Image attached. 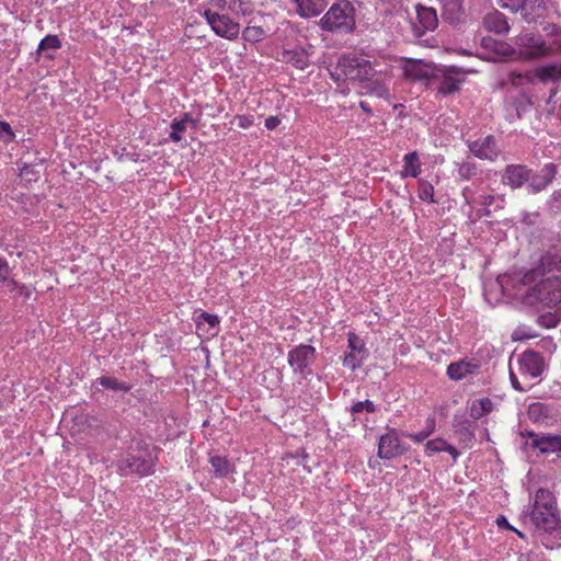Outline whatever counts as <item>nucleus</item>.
<instances>
[{"label": "nucleus", "instance_id": "f257e3e1", "mask_svg": "<svg viewBox=\"0 0 561 561\" xmlns=\"http://www.w3.org/2000/svg\"><path fill=\"white\" fill-rule=\"evenodd\" d=\"M529 520L537 530L553 535L561 540V517L558 501L554 494L540 488L534 497Z\"/></svg>", "mask_w": 561, "mask_h": 561}, {"label": "nucleus", "instance_id": "f03ea898", "mask_svg": "<svg viewBox=\"0 0 561 561\" xmlns=\"http://www.w3.org/2000/svg\"><path fill=\"white\" fill-rule=\"evenodd\" d=\"M524 295V302L541 309H561V277L551 275L529 285Z\"/></svg>", "mask_w": 561, "mask_h": 561}, {"label": "nucleus", "instance_id": "7ed1b4c3", "mask_svg": "<svg viewBox=\"0 0 561 561\" xmlns=\"http://www.w3.org/2000/svg\"><path fill=\"white\" fill-rule=\"evenodd\" d=\"M319 25L331 33H352L356 27L354 5L348 0L336 1L320 19Z\"/></svg>", "mask_w": 561, "mask_h": 561}, {"label": "nucleus", "instance_id": "20e7f679", "mask_svg": "<svg viewBox=\"0 0 561 561\" xmlns=\"http://www.w3.org/2000/svg\"><path fill=\"white\" fill-rule=\"evenodd\" d=\"M157 460L158 455L154 448H137L118 461V469L124 474L149 476L154 472Z\"/></svg>", "mask_w": 561, "mask_h": 561}, {"label": "nucleus", "instance_id": "39448f33", "mask_svg": "<svg viewBox=\"0 0 561 561\" xmlns=\"http://www.w3.org/2000/svg\"><path fill=\"white\" fill-rule=\"evenodd\" d=\"M559 272H561V250L553 245L540 256L534 268L524 273L522 283L523 285H531L539 278L545 279L548 276L557 275L556 273Z\"/></svg>", "mask_w": 561, "mask_h": 561}, {"label": "nucleus", "instance_id": "423d86ee", "mask_svg": "<svg viewBox=\"0 0 561 561\" xmlns=\"http://www.w3.org/2000/svg\"><path fill=\"white\" fill-rule=\"evenodd\" d=\"M527 437V445L538 450L543 456H554V459H561V432L560 433H536L534 431H525L522 433Z\"/></svg>", "mask_w": 561, "mask_h": 561}, {"label": "nucleus", "instance_id": "0eeeda50", "mask_svg": "<svg viewBox=\"0 0 561 561\" xmlns=\"http://www.w3.org/2000/svg\"><path fill=\"white\" fill-rule=\"evenodd\" d=\"M203 16L215 32L216 35L234 41L240 33V24L234 22L229 15L214 12L210 9L204 11Z\"/></svg>", "mask_w": 561, "mask_h": 561}, {"label": "nucleus", "instance_id": "6e6552de", "mask_svg": "<svg viewBox=\"0 0 561 561\" xmlns=\"http://www.w3.org/2000/svg\"><path fill=\"white\" fill-rule=\"evenodd\" d=\"M499 3L513 13H520L528 23L542 18L546 11L543 0H499Z\"/></svg>", "mask_w": 561, "mask_h": 561}, {"label": "nucleus", "instance_id": "1a4fd4ad", "mask_svg": "<svg viewBox=\"0 0 561 561\" xmlns=\"http://www.w3.org/2000/svg\"><path fill=\"white\" fill-rule=\"evenodd\" d=\"M316 360V348L311 345L300 344L288 352V364L295 374L306 378L311 375L310 366Z\"/></svg>", "mask_w": 561, "mask_h": 561}, {"label": "nucleus", "instance_id": "9d476101", "mask_svg": "<svg viewBox=\"0 0 561 561\" xmlns=\"http://www.w3.org/2000/svg\"><path fill=\"white\" fill-rule=\"evenodd\" d=\"M387 430L388 432L379 438L377 455L381 459L390 460L405 454L408 447L401 442L396 428Z\"/></svg>", "mask_w": 561, "mask_h": 561}, {"label": "nucleus", "instance_id": "9b49d317", "mask_svg": "<svg viewBox=\"0 0 561 561\" xmlns=\"http://www.w3.org/2000/svg\"><path fill=\"white\" fill-rule=\"evenodd\" d=\"M346 78L351 81H369L376 75L370 61L356 56H343Z\"/></svg>", "mask_w": 561, "mask_h": 561}, {"label": "nucleus", "instance_id": "f8f14e48", "mask_svg": "<svg viewBox=\"0 0 561 561\" xmlns=\"http://www.w3.org/2000/svg\"><path fill=\"white\" fill-rule=\"evenodd\" d=\"M415 11L416 22L411 21V28L415 38H420L427 32H433L437 28L438 18L435 9L417 4Z\"/></svg>", "mask_w": 561, "mask_h": 561}, {"label": "nucleus", "instance_id": "ddd939ff", "mask_svg": "<svg viewBox=\"0 0 561 561\" xmlns=\"http://www.w3.org/2000/svg\"><path fill=\"white\" fill-rule=\"evenodd\" d=\"M558 165L552 162L543 164L536 172L531 170V178L528 183L529 193L539 194L547 190L558 174Z\"/></svg>", "mask_w": 561, "mask_h": 561}, {"label": "nucleus", "instance_id": "4468645a", "mask_svg": "<svg viewBox=\"0 0 561 561\" xmlns=\"http://www.w3.org/2000/svg\"><path fill=\"white\" fill-rule=\"evenodd\" d=\"M531 178V169L526 164H507L502 172V183L512 190L528 185Z\"/></svg>", "mask_w": 561, "mask_h": 561}, {"label": "nucleus", "instance_id": "2eb2a0df", "mask_svg": "<svg viewBox=\"0 0 561 561\" xmlns=\"http://www.w3.org/2000/svg\"><path fill=\"white\" fill-rule=\"evenodd\" d=\"M347 342L351 351L345 354L343 364L354 371L360 367L363 360L368 355V351L365 347L363 340L353 332L348 333Z\"/></svg>", "mask_w": 561, "mask_h": 561}, {"label": "nucleus", "instance_id": "dca6fc26", "mask_svg": "<svg viewBox=\"0 0 561 561\" xmlns=\"http://www.w3.org/2000/svg\"><path fill=\"white\" fill-rule=\"evenodd\" d=\"M470 152L479 159L495 161L501 153L494 136L489 135L482 139L469 142Z\"/></svg>", "mask_w": 561, "mask_h": 561}, {"label": "nucleus", "instance_id": "f3484780", "mask_svg": "<svg viewBox=\"0 0 561 561\" xmlns=\"http://www.w3.org/2000/svg\"><path fill=\"white\" fill-rule=\"evenodd\" d=\"M518 365L522 373L533 378L539 377L545 369V360L539 352L528 350L518 358Z\"/></svg>", "mask_w": 561, "mask_h": 561}, {"label": "nucleus", "instance_id": "a211bd4d", "mask_svg": "<svg viewBox=\"0 0 561 561\" xmlns=\"http://www.w3.org/2000/svg\"><path fill=\"white\" fill-rule=\"evenodd\" d=\"M465 73L460 69L456 67H449L443 70L437 91L443 95L456 93L459 91L460 84L465 82Z\"/></svg>", "mask_w": 561, "mask_h": 561}, {"label": "nucleus", "instance_id": "6ab92c4d", "mask_svg": "<svg viewBox=\"0 0 561 561\" xmlns=\"http://www.w3.org/2000/svg\"><path fill=\"white\" fill-rule=\"evenodd\" d=\"M519 43L530 51L527 54L529 58H539L551 56L556 48L551 45V38L549 37V45L540 37L524 35L519 37Z\"/></svg>", "mask_w": 561, "mask_h": 561}, {"label": "nucleus", "instance_id": "aec40b11", "mask_svg": "<svg viewBox=\"0 0 561 561\" xmlns=\"http://www.w3.org/2000/svg\"><path fill=\"white\" fill-rule=\"evenodd\" d=\"M534 76L540 83H552L559 85L561 83V62H547L534 68Z\"/></svg>", "mask_w": 561, "mask_h": 561}, {"label": "nucleus", "instance_id": "412c9836", "mask_svg": "<svg viewBox=\"0 0 561 561\" xmlns=\"http://www.w3.org/2000/svg\"><path fill=\"white\" fill-rule=\"evenodd\" d=\"M474 422L468 420L463 415H455L453 419V428L457 434L460 443L467 447H471L476 440V436L472 430Z\"/></svg>", "mask_w": 561, "mask_h": 561}, {"label": "nucleus", "instance_id": "4be33fe9", "mask_svg": "<svg viewBox=\"0 0 561 561\" xmlns=\"http://www.w3.org/2000/svg\"><path fill=\"white\" fill-rule=\"evenodd\" d=\"M171 133L169 139L173 142H179L183 138V134L190 127L192 130L197 128V121L191 114L184 113L180 119L174 118L171 123Z\"/></svg>", "mask_w": 561, "mask_h": 561}, {"label": "nucleus", "instance_id": "5701e85b", "mask_svg": "<svg viewBox=\"0 0 561 561\" xmlns=\"http://www.w3.org/2000/svg\"><path fill=\"white\" fill-rule=\"evenodd\" d=\"M297 5V13L301 18L320 15L328 5L327 0H293Z\"/></svg>", "mask_w": 561, "mask_h": 561}, {"label": "nucleus", "instance_id": "b1692460", "mask_svg": "<svg viewBox=\"0 0 561 561\" xmlns=\"http://www.w3.org/2000/svg\"><path fill=\"white\" fill-rule=\"evenodd\" d=\"M403 69L405 77L412 80L426 79L430 77L432 70L430 65L416 59H408L404 62Z\"/></svg>", "mask_w": 561, "mask_h": 561}, {"label": "nucleus", "instance_id": "393cba45", "mask_svg": "<svg viewBox=\"0 0 561 561\" xmlns=\"http://www.w3.org/2000/svg\"><path fill=\"white\" fill-rule=\"evenodd\" d=\"M483 25L486 30L497 34H504L510 30L506 18L499 11L486 14L483 19Z\"/></svg>", "mask_w": 561, "mask_h": 561}, {"label": "nucleus", "instance_id": "a878e982", "mask_svg": "<svg viewBox=\"0 0 561 561\" xmlns=\"http://www.w3.org/2000/svg\"><path fill=\"white\" fill-rule=\"evenodd\" d=\"M98 385H100L102 388L114 391V392H128L131 389V385L126 381H121L117 378L113 376H101L95 379L93 387L95 390L98 389Z\"/></svg>", "mask_w": 561, "mask_h": 561}, {"label": "nucleus", "instance_id": "bb28decb", "mask_svg": "<svg viewBox=\"0 0 561 561\" xmlns=\"http://www.w3.org/2000/svg\"><path fill=\"white\" fill-rule=\"evenodd\" d=\"M283 60L300 70H305L310 64L308 54L304 49L285 50Z\"/></svg>", "mask_w": 561, "mask_h": 561}, {"label": "nucleus", "instance_id": "cd10ccee", "mask_svg": "<svg viewBox=\"0 0 561 561\" xmlns=\"http://www.w3.org/2000/svg\"><path fill=\"white\" fill-rule=\"evenodd\" d=\"M493 410V402L490 398H481L473 400L469 408V415L474 421L483 417L484 415L491 413Z\"/></svg>", "mask_w": 561, "mask_h": 561}, {"label": "nucleus", "instance_id": "c85d7f7f", "mask_svg": "<svg viewBox=\"0 0 561 561\" xmlns=\"http://www.w3.org/2000/svg\"><path fill=\"white\" fill-rule=\"evenodd\" d=\"M421 173V161L416 151L409 152L403 158L402 178H416Z\"/></svg>", "mask_w": 561, "mask_h": 561}, {"label": "nucleus", "instance_id": "c756f323", "mask_svg": "<svg viewBox=\"0 0 561 561\" xmlns=\"http://www.w3.org/2000/svg\"><path fill=\"white\" fill-rule=\"evenodd\" d=\"M209 462L211 465L213 473L217 478H226L233 471V466L226 457L218 455L211 456L209 458Z\"/></svg>", "mask_w": 561, "mask_h": 561}, {"label": "nucleus", "instance_id": "7c9ffc66", "mask_svg": "<svg viewBox=\"0 0 561 561\" xmlns=\"http://www.w3.org/2000/svg\"><path fill=\"white\" fill-rule=\"evenodd\" d=\"M512 105L516 111L517 117L520 118L523 114L528 112L534 105L533 95L529 92L522 90L513 98Z\"/></svg>", "mask_w": 561, "mask_h": 561}, {"label": "nucleus", "instance_id": "2f4dec72", "mask_svg": "<svg viewBox=\"0 0 561 561\" xmlns=\"http://www.w3.org/2000/svg\"><path fill=\"white\" fill-rule=\"evenodd\" d=\"M474 365L468 362H455L448 365L447 375L453 380H460L465 378L468 374H471Z\"/></svg>", "mask_w": 561, "mask_h": 561}, {"label": "nucleus", "instance_id": "473e14b6", "mask_svg": "<svg viewBox=\"0 0 561 561\" xmlns=\"http://www.w3.org/2000/svg\"><path fill=\"white\" fill-rule=\"evenodd\" d=\"M219 318L216 314L208 313L206 311H202L196 318L195 323L197 330H202L204 323H207L209 325V329L213 330V332H209L211 336L217 334V329L219 327Z\"/></svg>", "mask_w": 561, "mask_h": 561}, {"label": "nucleus", "instance_id": "72a5a7b5", "mask_svg": "<svg viewBox=\"0 0 561 561\" xmlns=\"http://www.w3.org/2000/svg\"><path fill=\"white\" fill-rule=\"evenodd\" d=\"M363 83V93L374 94L381 99H388L390 95L388 88L380 81H373L370 79L369 81H364Z\"/></svg>", "mask_w": 561, "mask_h": 561}, {"label": "nucleus", "instance_id": "f704fd0d", "mask_svg": "<svg viewBox=\"0 0 561 561\" xmlns=\"http://www.w3.org/2000/svg\"><path fill=\"white\" fill-rule=\"evenodd\" d=\"M543 31L551 38V45L556 48V53L561 55V26L554 23H548Z\"/></svg>", "mask_w": 561, "mask_h": 561}, {"label": "nucleus", "instance_id": "c9c22d12", "mask_svg": "<svg viewBox=\"0 0 561 561\" xmlns=\"http://www.w3.org/2000/svg\"><path fill=\"white\" fill-rule=\"evenodd\" d=\"M457 165V174L461 180H471L478 174V167L472 161H463L460 163H456Z\"/></svg>", "mask_w": 561, "mask_h": 561}, {"label": "nucleus", "instance_id": "e433bc0d", "mask_svg": "<svg viewBox=\"0 0 561 561\" xmlns=\"http://www.w3.org/2000/svg\"><path fill=\"white\" fill-rule=\"evenodd\" d=\"M61 47V42L57 35H47L38 44L37 54L47 53L48 50H57Z\"/></svg>", "mask_w": 561, "mask_h": 561}, {"label": "nucleus", "instance_id": "4c0bfd02", "mask_svg": "<svg viewBox=\"0 0 561 561\" xmlns=\"http://www.w3.org/2000/svg\"><path fill=\"white\" fill-rule=\"evenodd\" d=\"M417 184V194L420 199L424 202L436 203V201L434 199V186L428 181L423 179L419 180Z\"/></svg>", "mask_w": 561, "mask_h": 561}, {"label": "nucleus", "instance_id": "58836bf2", "mask_svg": "<svg viewBox=\"0 0 561 561\" xmlns=\"http://www.w3.org/2000/svg\"><path fill=\"white\" fill-rule=\"evenodd\" d=\"M265 32L261 26H247L242 32L245 42L257 43L264 38Z\"/></svg>", "mask_w": 561, "mask_h": 561}, {"label": "nucleus", "instance_id": "ea45409f", "mask_svg": "<svg viewBox=\"0 0 561 561\" xmlns=\"http://www.w3.org/2000/svg\"><path fill=\"white\" fill-rule=\"evenodd\" d=\"M548 414V407L541 402L531 403L528 408V415L530 419H534L535 421H539L541 417H547Z\"/></svg>", "mask_w": 561, "mask_h": 561}, {"label": "nucleus", "instance_id": "a19ab883", "mask_svg": "<svg viewBox=\"0 0 561 561\" xmlns=\"http://www.w3.org/2000/svg\"><path fill=\"white\" fill-rule=\"evenodd\" d=\"M330 76L337 83L347 80L343 56L339 58L337 64L330 70Z\"/></svg>", "mask_w": 561, "mask_h": 561}, {"label": "nucleus", "instance_id": "79ce46f5", "mask_svg": "<svg viewBox=\"0 0 561 561\" xmlns=\"http://www.w3.org/2000/svg\"><path fill=\"white\" fill-rule=\"evenodd\" d=\"M363 411H366L368 413H375L376 412L375 403L370 400L358 401V402L354 403L350 409V412L353 415L357 414V413H362Z\"/></svg>", "mask_w": 561, "mask_h": 561}, {"label": "nucleus", "instance_id": "37998d69", "mask_svg": "<svg viewBox=\"0 0 561 561\" xmlns=\"http://www.w3.org/2000/svg\"><path fill=\"white\" fill-rule=\"evenodd\" d=\"M9 274H10V267H9L8 262L4 259L0 257V280L3 283H7V285L13 289V288L18 287L19 284L14 279H9L8 278Z\"/></svg>", "mask_w": 561, "mask_h": 561}, {"label": "nucleus", "instance_id": "c03bdc74", "mask_svg": "<svg viewBox=\"0 0 561 561\" xmlns=\"http://www.w3.org/2000/svg\"><path fill=\"white\" fill-rule=\"evenodd\" d=\"M427 423H428V428L426 431H422V432L416 433V434H405V433H402V435L407 436V437H410L411 439H413L416 443H422L434 431V426H435L434 420H427Z\"/></svg>", "mask_w": 561, "mask_h": 561}, {"label": "nucleus", "instance_id": "a18cd8bd", "mask_svg": "<svg viewBox=\"0 0 561 561\" xmlns=\"http://www.w3.org/2000/svg\"><path fill=\"white\" fill-rule=\"evenodd\" d=\"M15 135L9 123L1 121L0 122V139L4 142H11L14 139Z\"/></svg>", "mask_w": 561, "mask_h": 561}, {"label": "nucleus", "instance_id": "49530a36", "mask_svg": "<svg viewBox=\"0 0 561 561\" xmlns=\"http://www.w3.org/2000/svg\"><path fill=\"white\" fill-rule=\"evenodd\" d=\"M20 175L26 181H36L38 171L35 170V167L25 163L20 170Z\"/></svg>", "mask_w": 561, "mask_h": 561}, {"label": "nucleus", "instance_id": "de8ad7c7", "mask_svg": "<svg viewBox=\"0 0 561 561\" xmlns=\"http://www.w3.org/2000/svg\"><path fill=\"white\" fill-rule=\"evenodd\" d=\"M446 440L443 438H435L426 443V449L432 453L444 451Z\"/></svg>", "mask_w": 561, "mask_h": 561}, {"label": "nucleus", "instance_id": "09e8293b", "mask_svg": "<svg viewBox=\"0 0 561 561\" xmlns=\"http://www.w3.org/2000/svg\"><path fill=\"white\" fill-rule=\"evenodd\" d=\"M561 317V308L558 312L554 311V314H549L548 317H541L542 323L548 328H554L559 323Z\"/></svg>", "mask_w": 561, "mask_h": 561}, {"label": "nucleus", "instance_id": "8fccbe9b", "mask_svg": "<svg viewBox=\"0 0 561 561\" xmlns=\"http://www.w3.org/2000/svg\"><path fill=\"white\" fill-rule=\"evenodd\" d=\"M507 80L515 88L524 85V79H523L522 72H514V71L510 72Z\"/></svg>", "mask_w": 561, "mask_h": 561}, {"label": "nucleus", "instance_id": "3c124183", "mask_svg": "<svg viewBox=\"0 0 561 561\" xmlns=\"http://www.w3.org/2000/svg\"><path fill=\"white\" fill-rule=\"evenodd\" d=\"M496 524L499 525V527H503V528L512 529V530L516 531V533H517V535H518L519 537H524V535H523L520 531L516 530L515 528H513V527L508 524L507 519H506L503 515H500V516L497 517V519H496Z\"/></svg>", "mask_w": 561, "mask_h": 561}, {"label": "nucleus", "instance_id": "603ef678", "mask_svg": "<svg viewBox=\"0 0 561 561\" xmlns=\"http://www.w3.org/2000/svg\"><path fill=\"white\" fill-rule=\"evenodd\" d=\"M280 121L277 116H270L265 119V127L267 129H275L279 125Z\"/></svg>", "mask_w": 561, "mask_h": 561}, {"label": "nucleus", "instance_id": "864d4df0", "mask_svg": "<svg viewBox=\"0 0 561 561\" xmlns=\"http://www.w3.org/2000/svg\"><path fill=\"white\" fill-rule=\"evenodd\" d=\"M510 379H511V383L515 390L525 391V389L522 387L520 382L518 381V378L516 377V375L514 374V371L512 369L510 370Z\"/></svg>", "mask_w": 561, "mask_h": 561}, {"label": "nucleus", "instance_id": "5fc2aeb1", "mask_svg": "<svg viewBox=\"0 0 561 561\" xmlns=\"http://www.w3.org/2000/svg\"><path fill=\"white\" fill-rule=\"evenodd\" d=\"M524 84L534 83L537 77L534 76V69L523 73Z\"/></svg>", "mask_w": 561, "mask_h": 561}, {"label": "nucleus", "instance_id": "6e6d98bb", "mask_svg": "<svg viewBox=\"0 0 561 561\" xmlns=\"http://www.w3.org/2000/svg\"><path fill=\"white\" fill-rule=\"evenodd\" d=\"M444 451H447L449 455H451V457L454 458L455 461L457 460V458L459 456V451L454 446L448 444L447 442H446Z\"/></svg>", "mask_w": 561, "mask_h": 561}, {"label": "nucleus", "instance_id": "4d7b16f0", "mask_svg": "<svg viewBox=\"0 0 561 561\" xmlns=\"http://www.w3.org/2000/svg\"><path fill=\"white\" fill-rule=\"evenodd\" d=\"M239 126L242 128H248L252 124V119L247 116H239Z\"/></svg>", "mask_w": 561, "mask_h": 561}, {"label": "nucleus", "instance_id": "13d9d810", "mask_svg": "<svg viewBox=\"0 0 561 561\" xmlns=\"http://www.w3.org/2000/svg\"><path fill=\"white\" fill-rule=\"evenodd\" d=\"M494 201V196L492 195H486V196H483V201L481 202L482 205H485V206H490Z\"/></svg>", "mask_w": 561, "mask_h": 561}, {"label": "nucleus", "instance_id": "bf43d9fd", "mask_svg": "<svg viewBox=\"0 0 561 561\" xmlns=\"http://www.w3.org/2000/svg\"><path fill=\"white\" fill-rule=\"evenodd\" d=\"M359 107H360L364 112H366V113H368V114H371V108L369 107L368 103H366V102H364V101H360V102H359Z\"/></svg>", "mask_w": 561, "mask_h": 561}, {"label": "nucleus", "instance_id": "052dcab7", "mask_svg": "<svg viewBox=\"0 0 561 561\" xmlns=\"http://www.w3.org/2000/svg\"><path fill=\"white\" fill-rule=\"evenodd\" d=\"M551 197H552V199H553L554 202H560V201H561V190L554 191V192L552 193V196H551Z\"/></svg>", "mask_w": 561, "mask_h": 561}, {"label": "nucleus", "instance_id": "680f3d73", "mask_svg": "<svg viewBox=\"0 0 561 561\" xmlns=\"http://www.w3.org/2000/svg\"><path fill=\"white\" fill-rule=\"evenodd\" d=\"M558 91H559L558 85H554L553 88H551V89L549 90V95H551V96H556V95H557V93H558Z\"/></svg>", "mask_w": 561, "mask_h": 561}, {"label": "nucleus", "instance_id": "e2e57ef3", "mask_svg": "<svg viewBox=\"0 0 561 561\" xmlns=\"http://www.w3.org/2000/svg\"><path fill=\"white\" fill-rule=\"evenodd\" d=\"M553 99H554V96L549 95L548 100H547V103H551L553 101Z\"/></svg>", "mask_w": 561, "mask_h": 561}, {"label": "nucleus", "instance_id": "0e129e2a", "mask_svg": "<svg viewBox=\"0 0 561 561\" xmlns=\"http://www.w3.org/2000/svg\"><path fill=\"white\" fill-rule=\"evenodd\" d=\"M483 214H484V215H486V216H489V215H490V210L485 208V209L483 210Z\"/></svg>", "mask_w": 561, "mask_h": 561}]
</instances>
